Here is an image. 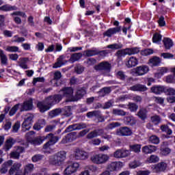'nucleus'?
<instances>
[{
	"label": "nucleus",
	"instance_id": "f257e3e1",
	"mask_svg": "<svg viewBox=\"0 0 175 175\" xmlns=\"http://www.w3.org/2000/svg\"><path fill=\"white\" fill-rule=\"evenodd\" d=\"M62 100V97L59 94H54L49 96L45 98V102L38 101L37 107L40 113H46L49 111L55 105H57Z\"/></svg>",
	"mask_w": 175,
	"mask_h": 175
},
{
	"label": "nucleus",
	"instance_id": "f03ea898",
	"mask_svg": "<svg viewBox=\"0 0 175 175\" xmlns=\"http://www.w3.org/2000/svg\"><path fill=\"white\" fill-rule=\"evenodd\" d=\"M44 140L49 141L43 146V148L44 150H49L51 146H54V144L59 140V137H58V136H55L53 133H50L46 136L33 139L32 143L33 144H35V146H39L42 144Z\"/></svg>",
	"mask_w": 175,
	"mask_h": 175
},
{
	"label": "nucleus",
	"instance_id": "7ed1b4c3",
	"mask_svg": "<svg viewBox=\"0 0 175 175\" xmlns=\"http://www.w3.org/2000/svg\"><path fill=\"white\" fill-rule=\"evenodd\" d=\"M59 92L60 94H57V95H60L62 99V98H66V102H75V96H73L75 90L73 88L64 87L59 91Z\"/></svg>",
	"mask_w": 175,
	"mask_h": 175
},
{
	"label": "nucleus",
	"instance_id": "20e7f679",
	"mask_svg": "<svg viewBox=\"0 0 175 175\" xmlns=\"http://www.w3.org/2000/svg\"><path fill=\"white\" fill-rule=\"evenodd\" d=\"M110 159V157L106 154H93L90 155V161L96 165H103Z\"/></svg>",
	"mask_w": 175,
	"mask_h": 175
},
{
	"label": "nucleus",
	"instance_id": "39448f33",
	"mask_svg": "<svg viewBox=\"0 0 175 175\" xmlns=\"http://www.w3.org/2000/svg\"><path fill=\"white\" fill-rule=\"evenodd\" d=\"M130 150H126L125 148L118 149L113 154H129L131 151L135 152V154H139L140 150H142V144H133L130 145Z\"/></svg>",
	"mask_w": 175,
	"mask_h": 175
},
{
	"label": "nucleus",
	"instance_id": "423d86ee",
	"mask_svg": "<svg viewBox=\"0 0 175 175\" xmlns=\"http://www.w3.org/2000/svg\"><path fill=\"white\" fill-rule=\"evenodd\" d=\"M65 159H66V155L64 154H57L52 156L49 159V162L51 165L54 166H61Z\"/></svg>",
	"mask_w": 175,
	"mask_h": 175
},
{
	"label": "nucleus",
	"instance_id": "0eeeda50",
	"mask_svg": "<svg viewBox=\"0 0 175 175\" xmlns=\"http://www.w3.org/2000/svg\"><path fill=\"white\" fill-rule=\"evenodd\" d=\"M124 167V163L121 161L111 162L107 165V170L108 172H118Z\"/></svg>",
	"mask_w": 175,
	"mask_h": 175
},
{
	"label": "nucleus",
	"instance_id": "6e6552de",
	"mask_svg": "<svg viewBox=\"0 0 175 175\" xmlns=\"http://www.w3.org/2000/svg\"><path fill=\"white\" fill-rule=\"evenodd\" d=\"M76 139H77V133L70 132L62 138L60 144H68V143H72V142H75Z\"/></svg>",
	"mask_w": 175,
	"mask_h": 175
},
{
	"label": "nucleus",
	"instance_id": "1a4fd4ad",
	"mask_svg": "<svg viewBox=\"0 0 175 175\" xmlns=\"http://www.w3.org/2000/svg\"><path fill=\"white\" fill-rule=\"evenodd\" d=\"M95 70H105V72H110L111 70V64L109 62H102L94 66Z\"/></svg>",
	"mask_w": 175,
	"mask_h": 175
},
{
	"label": "nucleus",
	"instance_id": "9d476101",
	"mask_svg": "<svg viewBox=\"0 0 175 175\" xmlns=\"http://www.w3.org/2000/svg\"><path fill=\"white\" fill-rule=\"evenodd\" d=\"M21 107L20 111H29L33 109V100L30 98L27 100H25L21 105Z\"/></svg>",
	"mask_w": 175,
	"mask_h": 175
},
{
	"label": "nucleus",
	"instance_id": "9b49d317",
	"mask_svg": "<svg viewBox=\"0 0 175 175\" xmlns=\"http://www.w3.org/2000/svg\"><path fill=\"white\" fill-rule=\"evenodd\" d=\"M79 167H80L79 163H72L65 169L64 174H73V173H76V172H77V169H79Z\"/></svg>",
	"mask_w": 175,
	"mask_h": 175
},
{
	"label": "nucleus",
	"instance_id": "f8f14e48",
	"mask_svg": "<svg viewBox=\"0 0 175 175\" xmlns=\"http://www.w3.org/2000/svg\"><path fill=\"white\" fill-rule=\"evenodd\" d=\"M150 71V68L148 66L142 65L135 68V72L137 76H144L146 73H148Z\"/></svg>",
	"mask_w": 175,
	"mask_h": 175
},
{
	"label": "nucleus",
	"instance_id": "ddd939ff",
	"mask_svg": "<svg viewBox=\"0 0 175 175\" xmlns=\"http://www.w3.org/2000/svg\"><path fill=\"white\" fill-rule=\"evenodd\" d=\"M16 142L17 141L14 138L10 137L8 139H6L5 144L3 147V150L5 151V152H8V151H9V150H10V148H12V147H13V146L16 144Z\"/></svg>",
	"mask_w": 175,
	"mask_h": 175
},
{
	"label": "nucleus",
	"instance_id": "4468645a",
	"mask_svg": "<svg viewBox=\"0 0 175 175\" xmlns=\"http://www.w3.org/2000/svg\"><path fill=\"white\" fill-rule=\"evenodd\" d=\"M132 133V130L126 126L120 127L116 132L118 136H131Z\"/></svg>",
	"mask_w": 175,
	"mask_h": 175
},
{
	"label": "nucleus",
	"instance_id": "2eb2a0df",
	"mask_svg": "<svg viewBox=\"0 0 175 175\" xmlns=\"http://www.w3.org/2000/svg\"><path fill=\"white\" fill-rule=\"evenodd\" d=\"M85 94H87V90L85 89V87L78 88L77 90L75 96H74V102L80 100V99H81V98H83Z\"/></svg>",
	"mask_w": 175,
	"mask_h": 175
},
{
	"label": "nucleus",
	"instance_id": "dca6fc26",
	"mask_svg": "<svg viewBox=\"0 0 175 175\" xmlns=\"http://www.w3.org/2000/svg\"><path fill=\"white\" fill-rule=\"evenodd\" d=\"M152 169L154 170L155 173H160V172H165L167 169V164L165 162L159 163L152 165Z\"/></svg>",
	"mask_w": 175,
	"mask_h": 175
},
{
	"label": "nucleus",
	"instance_id": "f3484780",
	"mask_svg": "<svg viewBox=\"0 0 175 175\" xmlns=\"http://www.w3.org/2000/svg\"><path fill=\"white\" fill-rule=\"evenodd\" d=\"M33 122V117L28 116L26 119H25L24 122L22 124V128L25 129V131H29L31 127L32 126V124Z\"/></svg>",
	"mask_w": 175,
	"mask_h": 175
},
{
	"label": "nucleus",
	"instance_id": "a211bd4d",
	"mask_svg": "<svg viewBox=\"0 0 175 175\" xmlns=\"http://www.w3.org/2000/svg\"><path fill=\"white\" fill-rule=\"evenodd\" d=\"M130 90L131 91H134L137 92H146V91H147L148 88H147V86H146V85L137 83L130 87Z\"/></svg>",
	"mask_w": 175,
	"mask_h": 175
},
{
	"label": "nucleus",
	"instance_id": "6ab92c4d",
	"mask_svg": "<svg viewBox=\"0 0 175 175\" xmlns=\"http://www.w3.org/2000/svg\"><path fill=\"white\" fill-rule=\"evenodd\" d=\"M120 27H112L108 29L103 33L104 36H107V38H111L113 35H116V33H120Z\"/></svg>",
	"mask_w": 175,
	"mask_h": 175
},
{
	"label": "nucleus",
	"instance_id": "aec40b11",
	"mask_svg": "<svg viewBox=\"0 0 175 175\" xmlns=\"http://www.w3.org/2000/svg\"><path fill=\"white\" fill-rule=\"evenodd\" d=\"M165 87L161 85H154L150 88L151 92L156 95H161L163 92H165Z\"/></svg>",
	"mask_w": 175,
	"mask_h": 175
},
{
	"label": "nucleus",
	"instance_id": "412c9836",
	"mask_svg": "<svg viewBox=\"0 0 175 175\" xmlns=\"http://www.w3.org/2000/svg\"><path fill=\"white\" fill-rule=\"evenodd\" d=\"M162 59L158 56H152L149 59L148 63L152 65V66H160Z\"/></svg>",
	"mask_w": 175,
	"mask_h": 175
},
{
	"label": "nucleus",
	"instance_id": "4be33fe9",
	"mask_svg": "<svg viewBox=\"0 0 175 175\" xmlns=\"http://www.w3.org/2000/svg\"><path fill=\"white\" fill-rule=\"evenodd\" d=\"M45 125L46 120L44 119H40L34 124L33 129H34V131H40V129L44 128Z\"/></svg>",
	"mask_w": 175,
	"mask_h": 175
},
{
	"label": "nucleus",
	"instance_id": "5701e85b",
	"mask_svg": "<svg viewBox=\"0 0 175 175\" xmlns=\"http://www.w3.org/2000/svg\"><path fill=\"white\" fill-rule=\"evenodd\" d=\"M148 111L146 108L139 109V111L137 113V116L142 120V121H146L147 120V114Z\"/></svg>",
	"mask_w": 175,
	"mask_h": 175
},
{
	"label": "nucleus",
	"instance_id": "b1692460",
	"mask_svg": "<svg viewBox=\"0 0 175 175\" xmlns=\"http://www.w3.org/2000/svg\"><path fill=\"white\" fill-rule=\"evenodd\" d=\"M124 21V25L122 27V31L123 33L127 35L128 31L132 28V25H131V20L130 18H125ZM125 25H128V27H126Z\"/></svg>",
	"mask_w": 175,
	"mask_h": 175
},
{
	"label": "nucleus",
	"instance_id": "393cba45",
	"mask_svg": "<svg viewBox=\"0 0 175 175\" xmlns=\"http://www.w3.org/2000/svg\"><path fill=\"white\" fill-rule=\"evenodd\" d=\"M18 8L16 5H10V4H5L0 7L1 12H12L13 10H18Z\"/></svg>",
	"mask_w": 175,
	"mask_h": 175
},
{
	"label": "nucleus",
	"instance_id": "a878e982",
	"mask_svg": "<svg viewBox=\"0 0 175 175\" xmlns=\"http://www.w3.org/2000/svg\"><path fill=\"white\" fill-rule=\"evenodd\" d=\"M163 44L164 45L165 50H170V49L174 46L173 40L170 38H164L163 40Z\"/></svg>",
	"mask_w": 175,
	"mask_h": 175
},
{
	"label": "nucleus",
	"instance_id": "bb28decb",
	"mask_svg": "<svg viewBox=\"0 0 175 175\" xmlns=\"http://www.w3.org/2000/svg\"><path fill=\"white\" fill-rule=\"evenodd\" d=\"M88 154H72L70 155V158L75 161H85V159H88Z\"/></svg>",
	"mask_w": 175,
	"mask_h": 175
},
{
	"label": "nucleus",
	"instance_id": "cd10ccee",
	"mask_svg": "<svg viewBox=\"0 0 175 175\" xmlns=\"http://www.w3.org/2000/svg\"><path fill=\"white\" fill-rule=\"evenodd\" d=\"M157 151V146L147 145L142 148V152L144 154H152Z\"/></svg>",
	"mask_w": 175,
	"mask_h": 175
},
{
	"label": "nucleus",
	"instance_id": "c85d7f7f",
	"mask_svg": "<svg viewBox=\"0 0 175 175\" xmlns=\"http://www.w3.org/2000/svg\"><path fill=\"white\" fill-rule=\"evenodd\" d=\"M138 64L139 61L137 60V58L132 56L126 62V66H127V68H133L136 66V65H137Z\"/></svg>",
	"mask_w": 175,
	"mask_h": 175
},
{
	"label": "nucleus",
	"instance_id": "c756f323",
	"mask_svg": "<svg viewBox=\"0 0 175 175\" xmlns=\"http://www.w3.org/2000/svg\"><path fill=\"white\" fill-rule=\"evenodd\" d=\"M82 57H83V53H72L70 59H68V62H71L72 64H74V62H77V61H80Z\"/></svg>",
	"mask_w": 175,
	"mask_h": 175
},
{
	"label": "nucleus",
	"instance_id": "7c9ffc66",
	"mask_svg": "<svg viewBox=\"0 0 175 175\" xmlns=\"http://www.w3.org/2000/svg\"><path fill=\"white\" fill-rule=\"evenodd\" d=\"M22 165L20 163H15L13 164V165L11 167V168L9 170V174L13 175L15 173H17V172H20V168L21 167Z\"/></svg>",
	"mask_w": 175,
	"mask_h": 175
},
{
	"label": "nucleus",
	"instance_id": "2f4dec72",
	"mask_svg": "<svg viewBox=\"0 0 175 175\" xmlns=\"http://www.w3.org/2000/svg\"><path fill=\"white\" fill-rule=\"evenodd\" d=\"M12 165H13V161L12 160H9L8 161L4 163L2 165L1 168L0 169L1 173H3V174L6 173L8 172V169L9 166H12Z\"/></svg>",
	"mask_w": 175,
	"mask_h": 175
},
{
	"label": "nucleus",
	"instance_id": "473e14b6",
	"mask_svg": "<svg viewBox=\"0 0 175 175\" xmlns=\"http://www.w3.org/2000/svg\"><path fill=\"white\" fill-rule=\"evenodd\" d=\"M127 49V55H135L140 53V48L137 46L126 48Z\"/></svg>",
	"mask_w": 175,
	"mask_h": 175
},
{
	"label": "nucleus",
	"instance_id": "72a5a7b5",
	"mask_svg": "<svg viewBox=\"0 0 175 175\" xmlns=\"http://www.w3.org/2000/svg\"><path fill=\"white\" fill-rule=\"evenodd\" d=\"M20 61V68H22V69H28V65L27 64L29 61V57H21Z\"/></svg>",
	"mask_w": 175,
	"mask_h": 175
},
{
	"label": "nucleus",
	"instance_id": "f704fd0d",
	"mask_svg": "<svg viewBox=\"0 0 175 175\" xmlns=\"http://www.w3.org/2000/svg\"><path fill=\"white\" fill-rule=\"evenodd\" d=\"M124 122L125 125H130L131 126H133V125L136 124V120H135V119L132 116H126L124 118Z\"/></svg>",
	"mask_w": 175,
	"mask_h": 175
},
{
	"label": "nucleus",
	"instance_id": "c9c22d12",
	"mask_svg": "<svg viewBox=\"0 0 175 175\" xmlns=\"http://www.w3.org/2000/svg\"><path fill=\"white\" fill-rule=\"evenodd\" d=\"M64 59H65V55H60L57 59V62L55 63L53 68L55 69H57V68H61L62 65H65V64H64Z\"/></svg>",
	"mask_w": 175,
	"mask_h": 175
},
{
	"label": "nucleus",
	"instance_id": "e433bc0d",
	"mask_svg": "<svg viewBox=\"0 0 175 175\" xmlns=\"http://www.w3.org/2000/svg\"><path fill=\"white\" fill-rule=\"evenodd\" d=\"M110 92H111V88L110 87H104L98 91V94L99 95H101V96H105V95H109Z\"/></svg>",
	"mask_w": 175,
	"mask_h": 175
},
{
	"label": "nucleus",
	"instance_id": "4c0bfd02",
	"mask_svg": "<svg viewBox=\"0 0 175 175\" xmlns=\"http://www.w3.org/2000/svg\"><path fill=\"white\" fill-rule=\"evenodd\" d=\"M62 113V109H61V108H56L49 111V116L51 117V118H54V117H58V116H59V114Z\"/></svg>",
	"mask_w": 175,
	"mask_h": 175
},
{
	"label": "nucleus",
	"instance_id": "58836bf2",
	"mask_svg": "<svg viewBox=\"0 0 175 175\" xmlns=\"http://www.w3.org/2000/svg\"><path fill=\"white\" fill-rule=\"evenodd\" d=\"M0 59L1 65H8V56L5 55L2 49H0Z\"/></svg>",
	"mask_w": 175,
	"mask_h": 175
},
{
	"label": "nucleus",
	"instance_id": "ea45409f",
	"mask_svg": "<svg viewBox=\"0 0 175 175\" xmlns=\"http://www.w3.org/2000/svg\"><path fill=\"white\" fill-rule=\"evenodd\" d=\"M146 162H148V163H157V162H159V157L156 154H152L147 159Z\"/></svg>",
	"mask_w": 175,
	"mask_h": 175
},
{
	"label": "nucleus",
	"instance_id": "a19ab883",
	"mask_svg": "<svg viewBox=\"0 0 175 175\" xmlns=\"http://www.w3.org/2000/svg\"><path fill=\"white\" fill-rule=\"evenodd\" d=\"M140 54L143 57H147L148 55L154 54V50L152 49H145L141 51Z\"/></svg>",
	"mask_w": 175,
	"mask_h": 175
},
{
	"label": "nucleus",
	"instance_id": "79ce46f5",
	"mask_svg": "<svg viewBox=\"0 0 175 175\" xmlns=\"http://www.w3.org/2000/svg\"><path fill=\"white\" fill-rule=\"evenodd\" d=\"M75 131H81V129H85L87 128V124L84 122L74 124Z\"/></svg>",
	"mask_w": 175,
	"mask_h": 175
},
{
	"label": "nucleus",
	"instance_id": "37998d69",
	"mask_svg": "<svg viewBox=\"0 0 175 175\" xmlns=\"http://www.w3.org/2000/svg\"><path fill=\"white\" fill-rule=\"evenodd\" d=\"M128 107L131 113H136V111H137V109H139V105L135 103H129Z\"/></svg>",
	"mask_w": 175,
	"mask_h": 175
},
{
	"label": "nucleus",
	"instance_id": "c03bdc74",
	"mask_svg": "<svg viewBox=\"0 0 175 175\" xmlns=\"http://www.w3.org/2000/svg\"><path fill=\"white\" fill-rule=\"evenodd\" d=\"M21 105V103H18L12 107V109H10V111L9 112V116L10 117H13V116H14V114H16V113H17V110H18V108L20 107Z\"/></svg>",
	"mask_w": 175,
	"mask_h": 175
},
{
	"label": "nucleus",
	"instance_id": "a18cd8bd",
	"mask_svg": "<svg viewBox=\"0 0 175 175\" xmlns=\"http://www.w3.org/2000/svg\"><path fill=\"white\" fill-rule=\"evenodd\" d=\"M83 53L84 55H85L86 57H94L95 55H97V50L88 49Z\"/></svg>",
	"mask_w": 175,
	"mask_h": 175
},
{
	"label": "nucleus",
	"instance_id": "49530a36",
	"mask_svg": "<svg viewBox=\"0 0 175 175\" xmlns=\"http://www.w3.org/2000/svg\"><path fill=\"white\" fill-rule=\"evenodd\" d=\"M84 69L85 68L83 66H82L80 64H78L75 67V73H77V75H81V73L84 72Z\"/></svg>",
	"mask_w": 175,
	"mask_h": 175
},
{
	"label": "nucleus",
	"instance_id": "de8ad7c7",
	"mask_svg": "<svg viewBox=\"0 0 175 175\" xmlns=\"http://www.w3.org/2000/svg\"><path fill=\"white\" fill-rule=\"evenodd\" d=\"M122 47H124L122 44H111L107 46V49H111V50H120Z\"/></svg>",
	"mask_w": 175,
	"mask_h": 175
},
{
	"label": "nucleus",
	"instance_id": "09e8293b",
	"mask_svg": "<svg viewBox=\"0 0 175 175\" xmlns=\"http://www.w3.org/2000/svg\"><path fill=\"white\" fill-rule=\"evenodd\" d=\"M116 54L118 56V58H121V57H125V55H128V51L126 48L124 49L118 50Z\"/></svg>",
	"mask_w": 175,
	"mask_h": 175
},
{
	"label": "nucleus",
	"instance_id": "8fccbe9b",
	"mask_svg": "<svg viewBox=\"0 0 175 175\" xmlns=\"http://www.w3.org/2000/svg\"><path fill=\"white\" fill-rule=\"evenodd\" d=\"M161 57H163L164 59H175L174 55L170 53H162Z\"/></svg>",
	"mask_w": 175,
	"mask_h": 175
},
{
	"label": "nucleus",
	"instance_id": "3c124183",
	"mask_svg": "<svg viewBox=\"0 0 175 175\" xmlns=\"http://www.w3.org/2000/svg\"><path fill=\"white\" fill-rule=\"evenodd\" d=\"M33 170V164L29 163L25 166L24 167V172L26 174H28V173H31Z\"/></svg>",
	"mask_w": 175,
	"mask_h": 175
},
{
	"label": "nucleus",
	"instance_id": "603ef678",
	"mask_svg": "<svg viewBox=\"0 0 175 175\" xmlns=\"http://www.w3.org/2000/svg\"><path fill=\"white\" fill-rule=\"evenodd\" d=\"M116 76L122 81H124L125 79H126V75H125V73L122 70L118 71Z\"/></svg>",
	"mask_w": 175,
	"mask_h": 175
},
{
	"label": "nucleus",
	"instance_id": "864d4df0",
	"mask_svg": "<svg viewBox=\"0 0 175 175\" xmlns=\"http://www.w3.org/2000/svg\"><path fill=\"white\" fill-rule=\"evenodd\" d=\"M113 114H114L115 116H126V112H125L122 109H113Z\"/></svg>",
	"mask_w": 175,
	"mask_h": 175
},
{
	"label": "nucleus",
	"instance_id": "5fc2aeb1",
	"mask_svg": "<svg viewBox=\"0 0 175 175\" xmlns=\"http://www.w3.org/2000/svg\"><path fill=\"white\" fill-rule=\"evenodd\" d=\"M164 92L167 94V95H170V96H174L175 95V89L173 88H165Z\"/></svg>",
	"mask_w": 175,
	"mask_h": 175
},
{
	"label": "nucleus",
	"instance_id": "6e6d98bb",
	"mask_svg": "<svg viewBox=\"0 0 175 175\" xmlns=\"http://www.w3.org/2000/svg\"><path fill=\"white\" fill-rule=\"evenodd\" d=\"M162 40V36L158 33L154 34L152 37L153 43H158V42H161Z\"/></svg>",
	"mask_w": 175,
	"mask_h": 175
},
{
	"label": "nucleus",
	"instance_id": "4d7b16f0",
	"mask_svg": "<svg viewBox=\"0 0 175 175\" xmlns=\"http://www.w3.org/2000/svg\"><path fill=\"white\" fill-rule=\"evenodd\" d=\"M149 140L152 143V144H159V137L157 135H151Z\"/></svg>",
	"mask_w": 175,
	"mask_h": 175
},
{
	"label": "nucleus",
	"instance_id": "13d9d810",
	"mask_svg": "<svg viewBox=\"0 0 175 175\" xmlns=\"http://www.w3.org/2000/svg\"><path fill=\"white\" fill-rule=\"evenodd\" d=\"M151 121L154 124H158L161 122V117L158 115L154 116L151 117Z\"/></svg>",
	"mask_w": 175,
	"mask_h": 175
},
{
	"label": "nucleus",
	"instance_id": "bf43d9fd",
	"mask_svg": "<svg viewBox=\"0 0 175 175\" xmlns=\"http://www.w3.org/2000/svg\"><path fill=\"white\" fill-rule=\"evenodd\" d=\"M86 64L88 66H94V65L96 64V59L94 57L88 58L86 61Z\"/></svg>",
	"mask_w": 175,
	"mask_h": 175
},
{
	"label": "nucleus",
	"instance_id": "052dcab7",
	"mask_svg": "<svg viewBox=\"0 0 175 175\" xmlns=\"http://www.w3.org/2000/svg\"><path fill=\"white\" fill-rule=\"evenodd\" d=\"M11 16L13 17V16H20L21 17L25 18L27 17V14H25V12H21V11H16L11 14Z\"/></svg>",
	"mask_w": 175,
	"mask_h": 175
},
{
	"label": "nucleus",
	"instance_id": "680f3d73",
	"mask_svg": "<svg viewBox=\"0 0 175 175\" xmlns=\"http://www.w3.org/2000/svg\"><path fill=\"white\" fill-rule=\"evenodd\" d=\"M118 126H121V123L118 122H113L108 125L109 129H114V128H118Z\"/></svg>",
	"mask_w": 175,
	"mask_h": 175
},
{
	"label": "nucleus",
	"instance_id": "e2e57ef3",
	"mask_svg": "<svg viewBox=\"0 0 175 175\" xmlns=\"http://www.w3.org/2000/svg\"><path fill=\"white\" fill-rule=\"evenodd\" d=\"M107 54H110L109 50H103V51L97 50V55H100V57H106Z\"/></svg>",
	"mask_w": 175,
	"mask_h": 175
},
{
	"label": "nucleus",
	"instance_id": "0e129e2a",
	"mask_svg": "<svg viewBox=\"0 0 175 175\" xmlns=\"http://www.w3.org/2000/svg\"><path fill=\"white\" fill-rule=\"evenodd\" d=\"M44 81H45V79H44V77H43L33 78V85H35L36 84V83H44Z\"/></svg>",
	"mask_w": 175,
	"mask_h": 175
},
{
	"label": "nucleus",
	"instance_id": "69168bd1",
	"mask_svg": "<svg viewBox=\"0 0 175 175\" xmlns=\"http://www.w3.org/2000/svg\"><path fill=\"white\" fill-rule=\"evenodd\" d=\"M159 27H165L166 25V22L165 21V17L163 16H161L158 21Z\"/></svg>",
	"mask_w": 175,
	"mask_h": 175
},
{
	"label": "nucleus",
	"instance_id": "338daca9",
	"mask_svg": "<svg viewBox=\"0 0 175 175\" xmlns=\"http://www.w3.org/2000/svg\"><path fill=\"white\" fill-rule=\"evenodd\" d=\"M167 83H175V76L174 75H168L166 77Z\"/></svg>",
	"mask_w": 175,
	"mask_h": 175
},
{
	"label": "nucleus",
	"instance_id": "774afa93",
	"mask_svg": "<svg viewBox=\"0 0 175 175\" xmlns=\"http://www.w3.org/2000/svg\"><path fill=\"white\" fill-rule=\"evenodd\" d=\"M150 170H139L137 172V175H150Z\"/></svg>",
	"mask_w": 175,
	"mask_h": 175
}]
</instances>
